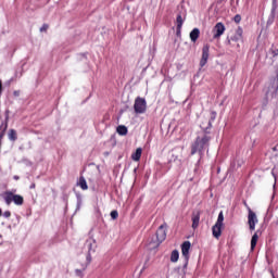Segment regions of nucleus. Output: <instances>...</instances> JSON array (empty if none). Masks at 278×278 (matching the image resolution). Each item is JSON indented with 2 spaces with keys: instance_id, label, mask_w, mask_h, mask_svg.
Returning <instances> with one entry per match:
<instances>
[{
  "instance_id": "obj_1",
  "label": "nucleus",
  "mask_w": 278,
  "mask_h": 278,
  "mask_svg": "<svg viewBox=\"0 0 278 278\" xmlns=\"http://www.w3.org/2000/svg\"><path fill=\"white\" fill-rule=\"evenodd\" d=\"M3 199H4V203L7 205H12V202L15 205H23L25 203V199L23 198V195L20 194H13L12 191H7L3 194Z\"/></svg>"
},
{
  "instance_id": "obj_2",
  "label": "nucleus",
  "mask_w": 278,
  "mask_h": 278,
  "mask_svg": "<svg viewBox=\"0 0 278 278\" xmlns=\"http://www.w3.org/2000/svg\"><path fill=\"white\" fill-rule=\"evenodd\" d=\"M207 142H210V139L206 136L198 137L195 142L192 144V155H194V153H201V151H203V147H205Z\"/></svg>"
},
{
  "instance_id": "obj_3",
  "label": "nucleus",
  "mask_w": 278,
  "mask_h": 278,
  "mask_svg": "<svg viewBox=\"0 0 278 278\" xmlns=\"http://www.w3.org/2000/svg\"><path fill=\"white\" fill-rule=\"evenodd\" d=\"M223 220H225V216L223 215V212H220L218 214L216 224L212 228L214 238H220V233L223 229Z\"/></svg>"
},
{
  "instance_id": "obj_4",
  "label": "nucleus",
  "mask_w": 278,
  "mask_h": 278,
  "mask_svg": "<svg viewBox=\"0 0 278 278\" xmlns=\"http://www.w3.org/2000/svg\"><path fill=\"white\" fill-rule=\"evenodd\" d=\"M210 60V45H204L202 48V58L200 60V66L203 68Z\"/></svg>"
},
{
  "instance_id": "obj_5",
  "label": "nucleus",
  "mask_w": 278,
  "mask_h": 278,
  "mask_svg": "<svg viewBox=\"0 0 278 278\" xmlns=\"http://www.w3.org/2000/svg\"><path fill=\"white\" fill-rule=\"evenodd\" d=\"M248 223L251 231H255V225H257V215L251 208H249Z\"/></svg>"
},
{
  "instance_id": "obj_6",
  "label": "nucleus",
  "mask_w": 278,
  "mask_h": 278,
  "mask_svg": "<svg viewBox=\"0 0 278 278\" xmlns=\"http://www.w3.org/2000/svg\"><path fill=\"white\" fill-rule=\"evenodd\" d=\"M167 225L163 224L159 227V229L156 230V240H159V242H164V240H166V229H167Z\"/></svg>"
},
{
  "instance_id": "obj_7",
  "label": "nucleus",
  "mask_w": 278,
  "mask_h": 278,
  "mask_svg": "<svg viewBox=\"0 0 278 278\" xmlns=\"http://www.w3.org/2000/svg\"><path fill=\"white\" fill-rule=\"evenodd\" d=\"M213 38L218 39L223 34H225V24L223 23H217L214 28H213Z\"/></svg>"
},
{
  "instance_id": "obj_8",
  "label": "nucleus",
  "mask_w": 278,
  "mask_h": 278,
  "mask_svg": "<svg viewBox=\"0 0 278 278\" xmlns=\"http://www.w3.org/2000/svg\"><path fill=\"white\" fill-rule=\"evenodd\" d=\"M192 247V244L190 243V241H185L181 245V253L182 256L185 257L186 262H188V260H190V248Z\"/></svg>"
},
{
  "instance_id": "obj_9",
  "label": "nucleus",
  "mask_w": 278,
  "mask_h": 278,
  "mask_svg": "<svg viewBox=\"0 0 278 278\" xmlns=\"http://www.w3.org/2000/svg\"><path fill=\"white\" fill-rule=\"evenodd\" d=\"M192 229H197V227H199V220H201V211H194L192 213Z\"/></svg>"
},
{
  "instance_id": "obj_10",
  "label": "nucleus",
  "mask_w": 278,
  "mask_h": 278,
  "mask_svg": "<svg viewBox=\"0 0 278 278\" xmlns=\"http://www.w3.org/2000/svg\"><path fill=\"white\" fill-rule=\"evenodd\" d=\"M93 242H94V241H92V240H87V241H86V247H87V249H88L87 264H90V262H92V255H90V253H92V251H93V253H94V249H92Z\"/></svg>"
},
{
  "instance_id": "obj_11",
  "label": "nucleus",
  "mask_w": 278,
  "mask_h": 278,
  "mask_svg": "<svg viewBox=\"0 0 278 278\" xmlns=\"http://www.w3.org/2000/svg\"><path fill=\"white\" fill-rule=\"evenodd\" d=\"M160 244H162V241H160V239L152 238L149 242H148V249L150 251H155V249H157L160 247Z\"/></svg>"
},
{
  "instance_id": "obj_12",
  "label": "nucleus",
  "mask_w": 278,
  "mask_h": 278,
  "mask_svg": "<svg viewBox=\"0 0 278 278\" xmlns=\"http://www.w3.org/2000/svg\"><path fill=\"white\" fill-rule=\"evenodd\" d=\"M200 34H201V30H199V28H194L193 30H191V33H190L191 41L197 42V40H199Z\"/></svg>"
},
{
  "instance_id": "obj_13",
  "label": "nucleus",
  "mask_w": 278,
  "mask_h": 278,
  "mask_svg": "<svg viewBox=\"0 0 278 278\" xmlns=\"http://www.w3.org/2000/svg\"><path fill=\"white\" fill-rule=\"evenodd\" d=\"M8 137H9V140H11V142H16V140H18V135L16 134L15 129H10Z\"/></svg>"
},
{
  "instance_id": "obj_14",
  "label": "nucleus",
  "mask_w": 278,
  "mask_h": 278,
  "mask_svg": "<svg viewBox=\"0 0 278 278\" xmlns=\"http://www.w3.org/2000/svg\"><path fill=\"white\" fill-rule=\"evenodd\" d=\"M78 186L81 190H88V182H86V178H84V176L79 177Z\"/></svg>"
},
{
  "instance_id": "obj_15",
  "label": "nucleus",
  "mask_w": 278,
  "mask_h": 278,
  "mask_svg": "<svg viewBox=\"0 0 278 278\" xmlns=\"http://www.w3.org/2000/svg\"><path fill=\"white\" fill-rule=\"evenodd\" d=\"M277 90H278V76L273 79L271 88L269 89V91L273 92V94H275L277 93Z\"/></svg>"
},
{
  "instance_id": "obj_16",
  "label": "nucleus",
  "mask_w": 278,
  "mask_h": 278,
  "mask_svg": "<svg viewBox=\"0 0 278 278\" xmlns=\"http://www.w3.org/2000/svg\"><path fill=\"white\" fill-rule=\"evenodd\" d=\"M116 131L119 136H127L128 130L125 125H119L117 126Z\"/></svg>"
},
{
  "instance_id": "obj_17",
  "label": "nucleus",
  "mask_w": 278,
  "mask_h": 278,
  "mask_svg": "<svg viewBox=\"0 0 278 278\" xmlns=\"http://www.w3.org/2000/svg\"><path fill=\"white\" fill-rule=\"evenodd\" d=\"M134 108H135L136 114H140V97L136 98Z\"/></svg>"
},
{
  "instance_id": "obj_18",
  "label": "nucleus",
  "mask_w": 278,
  "mask_h": 278,
  "mask_svg": "<svg viewBox=\"0 0 278 278\" xmlns=\"http://www.w3.org/2000/svg\"><path fill=\"white\" fill-rule=\"evenodd\" d=\"M179 260V251L174 250L170 255V262H178Z\"/></svg>"
},
{
  "instance_id": "obj_19",
  "label": "nucleus",
  "mask_w": 278,
  "mask_h": 278,
  "mask_svg": "<svg viewBox=\"0 0 278 278\" xmlns=\"http://www.w3.org/2000/svg\"><path fill=\"white\" fill-rule=\"evenodd\" d=\"M150 266H151V256H147L146 260H144L141 273H142V270H147V268H149Z\"/></svg>"
},
{
  "instance_id": "obj_20",
  "label": "nucleus",
  "mask_w": 278,
  "mask_h": 278,
  "mask_svg": "<svg viewBox=\"0 0 278 278\" xmlns=\"http://www.w3.org/2000/svg\"><path fill=\"white\" fill-rule=\"evenodd\" d=\"M131 159H132L135 162H139V161H140V148H137V149H136V152L131 155Z\"/></svg>"
},
{
  "instance_id": "obj_21",
  "label": "nucleus",
  "mask_w": 278,
  "mask_h": 278,
  "mask_svg": "<svg viewBox=\"0 0 278 278\" xmlns=\"http://www.w3.org/2000/svg\"><path fill=\"white\" fill-rule=\"evenodd\" d=\"M257 233H254L253 237H252V240H251V249H255V247L257 245Z\"/></svg>"
},
{
  "instance_id": "obj_22",
  "label": "nucleus",
  "mask_w": 278,
  "mask_h": 278,
  "mask_svg": "<svg viewBox=\"0 0 278 278\" xmlns=\"http://www.w3.org/2000/svg\"><path fill=\"white\" fill-rule=\"evenodd\" d=\"M147 112V101L144 99L140 100V113Z\"/></svg>"
},
{
  "instance_id": "obj_23",
  "label": "nucleus",
  "mask_w": 278,
  "mask_h": 278,
  "mask_svg": "<svg viewBox=\"0 0 278 278\" xmlns=\"http://www.w3.org/2000/svg\"><path fill=\"white\" fill-rule=\"evenodd\" d=\"M176 23H177V29H181V27L184 25V17H181V15H178Z\"/></svg>"
},
{
  "instance_id": "obj_24",
  "label": "nucleus",
  "mask_w": 278,
  "mask_h": 278,
  "mask_svg": "<svg viewBox=\"0 0 278 278\" xmlns=\"http://www.w3.org/2000/svg\"><path fill=\"white\" fill-rule=\"evenodd\" d=\"M86 268H88V265H86L83 269H76L75 270L76 276L84 278V270H86Z\"/></svg>"
},
{
  "instance_id": "obj_25",
  "label": "nucleus",
  "mask_w": 278,
  "mask_h": 278,
  "mask_svg": "<svg viewBox=\"0 0 278 278\" xmlns=\"http://www.w3.org/2000/svg\"><path fill=\"white\" fill-rule=\"evenodd\" d=\"M242 39V28H238L236 30L235 40H241Z\"/></svg>"
},
{
  "instance_id": "obj_26",
  "label": "nucleus",
  "mask_w": 278,
  "mask_h": 278,
  "mask_svg": "<svg viewBox=\"0 0 278 278\" xmlns=\"http://www.w3.org/2000/svg\"><path fill=\"white\" fill-rule=\"evenodd\" d=\"M48 29H49V24H43V25L40 27L39 31H41V33H47Z\"/></svg>"
},
{
  "instance_id": "obj_27",
  "label": "nucleus",
  "mask_w": 278,
  "mask_h": 278,
  "mask_svg": "<svg viewBox=\"0 0 278 278\" xmlns=\"http://www.w3.org/2000/svg\"><path fill=\"white\" fill-rule=\"evenodd\" d=\"M111 218H112L113 220H116V218H118V211H112V212H111Z\"/></svg>"
},
{
  "instance_id": "obj_28",
  "label": "nucleus",
  "mask_w": 278,
  "mask_h": 278,
  "mask_svg": "<svg viewBox=\"0 0 278 278\" xmlns=\"http://www.w3.org/2000/svg\"><path fill=\"white\" fill-rule=\"evenodd\" d=\"M3 216H4V218H10V216H12V213L10 211H5L3 213Z\"/></svg>"
},
{
  "instance_id": "obj_29",
  "label": "nucleus",
  "mask_w": 278,
  "mask_h": 278,
  "mask_svg": "<svg viewBox=\"0 0 278 278\" xmlns=\"http://www.w3.org/2000/svg\"><path fill=\"white\" fill-rule=\"evenodd\" d=\"M242 21V17L240 15L235 16V23H240Z\"/></svg>"
},
{
  "instance_id": "obj_30",
  "label": "nucleus",
  "mask_w": 278,
  "mask_h": 278,
  "mask_svg": "<svg viewBox=\"0 0 278 278\" xmlns=\"http://www.w3.org/2000/svg\"><path fill=\"white\" fill-rule=\"evenodd\" d=\"M2 93H3V83H1V80H0V97Z\"/></svg>"
},
{
  "instance_id": "obj_31",
  "label": "nucleus",
  "mask_w": 278,
  "mask_h": 278,
  "mask_svg": "<svg viewBox=\"0 0 278 278\" xmlns=\"http://www.w3.org/2000/svg\"><path fill=\"white\" fill-rule=\"evenodd\" d=\"M29 189H30V190L36 189V182H33V184L29 186Z\"/></svg>"
},
{
  "instance_id": "obj_32",
  "label": "nucleus",
  "mask_w": 278,
  "mask_h": 278,
  "mask_svg": "<svg viewBox=\"0 0 278 278\" xmlns=\"http://www.w3.org/2000/svg\"><path fill=\"white\" fill-rule=\"evenodd\" d=\"M2 214H3V211H1V208H0V216H2Z\"/></svg>"
},
{
  "instance_id": "obj_33",
  "label": "nucleus",
  "mask_w": 278,
  "mask_h": 278,
  "mask_svg": "<svg viewBox=\"0 0 278 278\" xmlns=\"http://www.w3.org/2000/svg\"><path fill=\"white\" fill-rule=\"evenodd\" d=\"M15 179H18V177L15 176Z\"/></svg>"
}]
</instances>
